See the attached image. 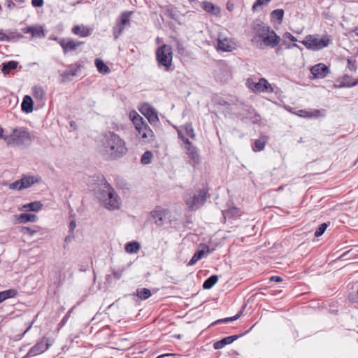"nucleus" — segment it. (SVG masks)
Listing matches in <instances>:
<instances>
[{"label": "nucleus", "instance_id": "19", "mask_svg": "<svg viewBox=\"0 0 358 358\" xmlns=\"http://www.w3.org/2000/svg\"><path fill=\"white\" fill-rule=\"evenodd\" d=\"M72 33L80 37H87L92 34V29L83 24L74 26Z\"/></svg>", "mask_w": 358, "mask_h": 358}, {"label": "nucleus", "instance_id": "62", "mask_svg": "<svg viewBox=\"0 0 358 358\" xmlns=\"http://www.w3.org/2000/svg\"><path fill=\"white\" fill-rule=\"evenodd\" d=\"M357 294H358V289H357Z\"/></svg>", "mask_w": 358, "mask_h": 358}, {"label": "nucleus", "instance_id": "16", "mask_svg": "<svg viewBox=\"0 0 358 358\" xmlns=\"http://www.w3.org/2000/svg\"><path fill=\"white\" fill-rule=\"evenodd\" d=\"M210 253V249L208 245L205 244H201L199 250L194 253L192 259L188 262V266H192L195 264L198 261L203 258L205 256Z\"/></svg>", "mask_w": 358, "mask_h": 358}, {"label": "nucleus", "instance_id": "9", "mask_svg": "<svg viewBox=\"0 0 358 358\" xmlns=\"http://www.w3.org/2000/svg\"><path fill=\"white\" fill-rule=\"evenodd\" d=\"M178 137L183 141V148L185 150L186 154L190 159V163L195 164L200 162V156L198 149L195 147L187 138L182 135V131H178Z\"/></svg>", "mask_w": 358, "mask_h": 358}, {"label": "nucleus", "instance_id": "17", "mask_svg": "<svg viewBox=\"0 0 358 358\" xmlns=\"http://www.w3.org/2000/svg\"><path fill=\"white\" fill-rule=\"evenodd\" d=\"M310 72L315 78H323L328 74L329 69L325 64L319 63L310 69Z\"/></svg>", "mask_w": 358, "mask_h": 358}, {"label": "nucleus", "instance_id": "60", "mask_svg": "<svg viewBox=\"0 0 358 358\" xmlns=\"http://www.w3.org/2000/svg\"><path fill=\"white\" fill-rule=\"evenodd\" d=\"M287 110H288L289 112H291V113H292L294 114V112H293V111L292 110V108H289V109H287Z\"/></svg>", "mask_w": 358, "mask_h": 358}, {"label": "nucleus", "instance_id": "24", "mask_svg": "<svg viewBox=\"0 0 358 358\" xmlns=\"http://www.w3.org/2000/svg\"><path fill=\"white\" fill-rule=\"evenodd\" d=\"M202 8L206 12L211 13L214 15H218L220 13V9L218 6H215L212 3L208 1H203Z\"/></svg>", "mask_w": 358, "mask_h": 358}, {"label": "nucleus", "instance_id": "20", "mask_svg": "<svg viewBox=\"0 0 358 358\" xmlns=\"http://www.w3.org/2000/svg\"><path fill=\"white\" fill-rule=\"evenodd\" d=\"M238 338V336H237V335L225 337V338H222V340L214 343L213 348L215 350L222 349L225 345L232 343Z\"/></svg>", "mask_w": 358, "mask_h": 358}, {"label": "nucleus", "instance_id": "44", "mask_svg": "<svg viewBox=\"0 0 358 358\" xmlns=\"http://www.w3.org/2000/svg\"><path fill=\"white\" fill-rule=\"evenodd\" d=\"M349 77L345 78L343 79V86L351 87L355 85H358V79L355 80L354 81H347Z\"/></svg>", "mask_w": 358, "mask_h": 358}, {"label": "nucleus", "instance_id": "29", "mask_svg": "<svg viewBox=\"0 0 358 358\" xmlns=\"http://www.w3.org/2000/svg\"><path fill=\"white\" fill-rule=\"evenodd\" d=\"M284 17V10L282 9H275L271 13V21L280 24Z\"/></svg>", "mask_w": 358, "mask_h": 358}, {"label": "nucleus", "instance_id": "11", "mask_svg": "<svg viewBox=\"0 0 358 358\" xmlns=\"http://www.w3.org/2000/svg\"><path fill=\"white\" fill-rule=\"evenodd\" d=\"M50 343L48 338H43L35 345H34L23 358H29L45 352L50 347Z\"/></svg>", "mask_w": 358, "mask_h": 358}, {"label": "nucleus", "instance_id": "27", "mask_svg": "<svg viewBox=\"0 0 358 358\" xmlns=\"http://www.w3.org/2000/svg\"><path fill=\"white\" fill-rule=\"evenodd\" d=\"M125 251L129 254H136L141 249V244L138 241L128 242L124 247Z\"/></svg>", "mask_w": 358, "mask_h": 358}, {"label": "nucleus", "instance_id": "13", "mask_svg": "<svg viewBox=\"0 0 358 358\" xmlns=\"http://www.w3.org/2000/svg\"><path fill=\"white\" fill-rule=\"evenodd\" d=\"M236 47V43L230 38L219 36L217 39L218 50L223 52H231Z\"/></svg>", "mask_w": 358, "mask_h": 358}, {"label": "nucleus", "instance_id": "39", "mask_svg": "<svg viewBox=\"0 0 358 358\" xmlns=\"http://www.w3.org/2000/svg\"><path fill=\"white\" fill-rule=\"evenodd\" d=\"M125 27L122 26L118 22H115V24L113 28V35L115 39L118 38V37L122 34Z\"/></svg>", "mask_w": 358, "mask_h": 358}, {"label": "nucleus", "instance_id": "7", "mask_svg": "<svg viewBox=\"0 0 358 358\" xmlns=\"http://www.w3.org/2000/svg\"><path fill=\"white\" fill-rule=\"evenodd\" d=\"M207 192L199 189L195 192H187L184 196V201L188 208L196 210L200 208L206 201Z\"/></svg>", "mask_w": 358, "mask_h": 358}, {"label": "nucleus", "instance_id": "34", "mask_svg": "<svg viewBox=\"0 0 358 358\" xmlns=\"http://www.w3.org/2000/svg\"><path fill=\"white\" fill-rule=\"evenodd\" d=\"M217 275H213L204 281L203 287L206 289H210L217 283Z\"/></svg>", "mask_w": 358, "mask_h": 358}, {"label": "nucleus", "instance_id": "59", "mask_svg": "<svg viewBox=\"0 0 358 358\" xmlns=\"http://www.w3.org/2000/svg\"><path fill=\"white\" fill-rule=\"evenodd\" d=\"M167 355H162L161 356L158 357V358H161V357H163L164 356H166Z\"/></svg>", "mask_w": 358, "mask_h": 358}, {"label": "nucleus", "instance_id": "1", "mask_svg": "<svg viewBox=\"0 0 358 358\" xmlns=\"http://www.w3.org/2000/svg\"><path fill=\"white\" fill-rule=\"evenodd\" d=\"M100 151L108 160H115L124 156L128 148L126 142L113 131L103 134L100 140Z\"/></svg>", "mask_w": 358, "mask_h": 358}, {"label": "nucleus", "instance_id": "41", "mask_svg": "<svg viewBox=\"0 0 358 358\" xmlns=\"http://www.w3.org/2000/svg\"><path fill=\"white\" fill-rule=\"evenodd\" d=\"M266 142V140L265 139V138H261L259 139L256 140L255 142L254 150L255 151L262 150L265 147Z\"/></svg>", "mask_w": 358, "mask_h": 358}, {"label": "nucleus", "instance_id": "2", "mask_svg": "<svg viewBox=\"0 0 358 358\" xmlns=\"http://www.w3.org/2000/svg\"><path fill=\"white\" fill-rule=\"evenodd\" d=\"M255 35L252 39V42L257 43L259 48L264 46L271 48L277 46L280 42V37L271 29V28L264 22L255 24L254 26Z\"/></svg>", "mask_w": 358, "mask_h": 358}, {"label": "nucleus", "instance_id": "56", "mask_svg": "<svg viewBox=\"0 0 358 358\" xmlns=\"http://www.w3.org/2000/svg\"><path fill=\"white\" fill-rule=\"evenodd\" d=\"M3 132V129L1 127H0V138H2L5 141V137L6 136V135H4Z\"/></svg>", "mask_w": 358, "mask_h": 358}, {"label": "nucleus", "instance_id": "26", "mask_svg": "<svg viewBox=\"0 0 358 358\" xmlns=\"http://www.w3.org/2000/svg\"><path fill=\"white\" fill-rule=\"evenodd\" d=\"M38 217L34 214L22 213L17 216L19 223L24 224L27 222H34L37 221Z\"/></svg>", "mask_w": 358, "mask_h": 358}, {"label": "nucleus", "instance_id": "3", "mask_svg": "<svg viewBox=\"0 0 358 358\" xmlns=\"http://www.w3.org/2000/svg\"><path fill=\"white\" fill-rule=\"evenodd\" d=\"M129 117L135 127V135L141 141L149 143L155 141L153 131L140 115L132 111L129 113Z\"/></svg>", "mask_w": 358, "mask_h": 358}, {"label": "nucleus", "instance_id": "6", "mask_svg": "<svg viewBox=\"0 0 358 358\" xmlns=\"http://www.w3.org/2000/svg\"><path fill=\"white\" fill-rule=\"evenodd\" d=\"M31 141V135L29 131L24 127H17L12 129L9 134H6L5 142L9 146H21Z\"/></svg>", "mask_w": 358, "mask_h": 358}, {"label": "nucleus", "instance_id": "61", "mask_svg": "<svg viewBox=\"0 0 358 358\" xmlns=\"http://www.w3.org/2000/svg\"><path fill=\"white\" fill-rule=\"evenodd\" d=\"M31 327V326H29V327L28 329H27V331H29V328Z\"/></svg>", "mask_w": 358, "mask_h": 358}, {"label": "nucleus", "instance_id": "46", "mask_svg": "<svg viewBox=\"0 0 358 358\" xmlns=\"http://www.w3.org/2000/svg\"><path fill=\"white\" fill-rule=\"evenodd\" d=\"M271 0H257L256 2L254 3L252 6V10H257L259 6H261L262 5L266 4L268 2H269Z\"/></svg>", "mask_w": 358, "mask_h": 358}, {"label": "nucleus", "instance_id": "31", "mask_svg": "<svg viewBox=\"0 0 358 358\" xmlns=\"http://www.w3.org/2000/svg\"><path fill=\"white\" fill-rule=\"evenodd\" d=\"M179 130L182 131V135L184 137L185 134L187 136L191 138L194 139L195 138L194 130L191 123H186L183 127L179 129ZM178 131V129L177 130V131Z\"/></svg>", "mask_w": 358, "mask_h": 358}, {"label": "nucleus", "instance_id": "33", "mask_svg": "<svg viewBox=\"0 0 358 358\" xmlns=\"http://www.w3.org/2000/svg\"><path fill=\"white\" fill-rule=\"evenodd\" d=\"M17 294V291L15 289H10L0 292V303L3 302L7 299L15 297Z\"/></svg>", "mask_w": 358, "mask_h": 358}, {"label": "nucleus", "instance_id": "57", "mask_svg": "<svg viewBox=\"0 0 358 358\" xmlns=\"http://www.w3.org/2000/svg\"><path fill=\"white\" fill-rule=\"evenodd\" d=\"M50 39H52V40H54V41H56L59 43V41L61 39V38H58L56 36H50Z\"/></svg>", "mask_w": 358, "mask_h": 358}, {"label": "nucleus", "instance_id": "38", "mask_svg": "<svg viewBox=\"0 0 358 358\" xmlns=\"http://www.w3.org/2000/svg\"><path fill=\"white\" fill-rule=\"evenodd\" d=\"M136 295L143 300L147 299L151 295L150 291L147 288L138 289L136 291Z\"/></svg>", "mask_w": 358, "mask_h": 358}, {"label": "nucleus", "instance_id": "18", "mask_svg": "<svg viewBox=\"0 0 358 358\" xmlns=\"http://www.w3.org/2000/svg\"><path fill=\"white\" fill-rule=\"evenodd\" d=\"M21 187L22 189L30 187L32 185L41 181V178L34 176H24L20 180Z\"/></svg>", "mask_w": 358, "mask_h": 358}, {"label": "nucleus", "instance_id": "45", "mask_svg": "<svg viewBox=\"0 0 358 358\" xmlns=\"http://www.w3.org/2000/svg\"><path fill=\"white\" fill-rule=\"evenodd\" d=\"M21 183L20 180H16L10 184L8 185V187L10 189H17V190H22V188L21 187Z\"/></svg>", "mask_w": 358, "mask_h": 358}, {"label": "nucleus", "instance_id": "50", "mask_svg": "<svg viewBox=\"0 0 358 358\" xmlns=\"http://www.w3.org/2000/svg\"><path fill=\"white\" fill-rule=\"evenodd\" d=\"M76 227V221H74V220L71 221V222L69 223L70 231L73 232L75 230Z\"/></svg>", "mask_w": 358, "mask_h": 358}, {"label": "nucleus", "instance_id": "4", "mask_svg": "<svg viewBox=\"0 0 358 358\" xmlns=\"http://www.w3.org/2000/svg\"><path fill=\"white\" fill-rule=\"evenodd\" d=\"M102 185V189L96 193L98 199L108 210L118 209L121 206V200L117 194L106 181H104Z\"/></svg>", "mask_w": 358, "mask_h": 358}, {"label": "nucleus", "instance_id": "40", "mask_svg": "<svg viewBox=\"0 0 358 358\" xmlns=\"http://www.w3.org/2000/svg\"><path fill=\"white\" fill-rule=\"evenodd\" d=\"M152 157L153 155L152 152L146 151L143 154L141 162L143 164H149L151 162Z\"/></svg>", "mask_w": 358, "mask_h": 358}, {"label": "nucleus", "instance_id": "48", "mask_svg": "<svg viewBox=\"0 0 358 358\" xmlns=\"http://www.w3.org/2000/svg\"><path fill=\"white\" fill-rule=\"evenodd\" d=\"M43 0H31V4L34 7H41L43 6Z\"/></svg>", "mask_w": 358, "mask_h": 358}, {"label": "nucleus", "instance_id": "23", "mask_svg": "<svg viewBox=\"0 0 358 358\" xmlns=\"http://www.w3.org/2000/svg\"><path fill=\"white\" fill-rule=\"evenodd\" d=\"M131 11H124L117 18L116 22L125 28L130 27V20L132 15Z\"/></svg>", "mask_w": 358, "mask_h": 358}, {"label": "nucleus", "instance_id": "47", "mask_svg": "<svg viewBox=\"0 0 358 358\" xmlns=\"http://www.w3.org/2000/svg\"><path fill=\"white\" fill-rule=\"evenodd\" d=\"M78 70V68L71 67L69 70H67L64 73V75L65 76H76L77 74Z\"/></svg>", "mask_w": 358, "mask_h": 358}, {"label": "nucleus", "instance_id": "21", "mask_svg": "<svg viewBox=\"0 0 358 358\" xmlns=\"http://www.w3.org/2000/svg\"><path fill=\"white\" fill-rule=\"evenodd\" d=\"M43 208V204L41 201H36L24 205L19 208L20 210L24 211H39Z\"/></svg>", "mask_w": 358, "mask_h": 358}, {"label": "nucleus", "instance_id": "10", "mask_svg": "<svg viewBox=\"0 0 358 358\" xmlns=\"http://www.w3.org/2000/svg\"><path fill=\"white\" fill-rule=\"evenodd\" d=\"M246 85L249 89L255 93H269L273 91L271 85L265 78H259L258 81L248 78Z\"/></svg>", "mask_w": 358, "mask_h": 358}, {"label": "nucleus", "instance_id": "58", "mask_svg": "<svg viewBox=\"0 0 358 358\" xmlns=\"http://www.w3.org/2000/svg\"><path fill=\"white\" fill-rule=\"evenodd\" d=\"M352 32H354L356 36H358V27H355L353 30H352Z\"/></svg>", "mask_w": 358, "mask_h": 358}, {"label": "nucleus", "instance_id": "5", "mask_svg": "<svg viewBox=\"0 0 358 358\" xmlns=\"http://www.w3.org/2000/svg\"><path fill=\"white\" fill-rule=\"evenodd\" d=\"M332 41L331 36L328 34H309L301 41V43L312 51H320L328 47Z\"/></svg>", "mask_w": 358, "mask_h": 358}, {"label": "nucleus", "instance_id": "30", "mask_svg": "<svg viewBox=\"0 0 358 358\" xmlns=\"http://www.w3.org/2000/svg\"><path fill=\"white\" fill-rule=\"evenodd\" d=\"M95 66L100 73L108 74L110 72L109 67L101 59L96 58L94 61Z\"/></svg>", "mask_w": 358, "mask_h": 358}, {"label": "nucleus", "instance_id": "49", "mask_svg": "<svg viewBox=\"0 0 358 358\" xmlns=\"http://www.w3.org/2000/svg\"><path fill=\"white\" fill-rule=\"evenodd\" d=\"M284 37L285 38H287L289 40H290L291 41H293V42H295L296 41V38L295 36H294L292 34L289 33V32H286L284 34Z\"/></svg>", "mask_w": 358, "mask_h": 358}, {"label": "nucleus", "instance_id": "12", "mask_svg": "<svg viewBox=\"0 0 358 358\" xmlns=\"http://www.w3.org/2000/svg\"><path fill=\"white\" fill-rule=\"evenodd\" d=\"M141 113L148 119L151 124H155L159 122L157 110L149 103H143L139 108Z\"/></svg>", "mask_w": 358, "mask_h": 358}, {"label": "nucleus", "instance_id": "28", "mask_svg": "<svg viewBox=\"0 0 358 358\" xmlns=\"http://www.w3.org/2000/svg\"><path fill=\"white\" fill-rule=\"evenodd\" d=\"M324 110L312 109L305 110L304 118H317L324 115Z\"/></svg>", "mask_w": 358, "mask_h": 358}, {"label": "nucleus", "instance_id": "25", "mask_svg": "<svg viewBox=\"0 0 358 358\" xmlns=\"http://www.w3.org/2000/svg\"><path fill=\"white\" fill-rule=\"evenodd\" d=\"M21 107L22 111L27 113H29L33 111V100L30 96H24Z\"/></svg>", "mask_w": 358, "mask_h": 358}, {"label": "nucleus", "instance_id": "51", "mask_svg": "<svg viewBox=\"0 0 358 358\" xmlns=\"http://www.w3.org/2000/svg\"><path fill=\"white\" fill-rule=\"evenodd\" d=\"M270 280L273 282H279L282 280V279L280 276L273 275L270 278Z\"/></svg>", "mask_w": 358, "mask_h": 358}, {"label": "nucleus", "instance_id": "36", "mask_svg": "<svg viewBox=\"0 0 358 358\" xmlns=\"http://www.w3.org/2000/svg\"><path fill=\"white\" fill-rule=\"evenodd\" d=\"M18 66V62L15 61H10L6 64H3L2 68V72L4 74L9 73L10 70L15 69Z\"/></svg>", "mask_w": 358, "mask_h": 358}, {"label": "nucleus", "instance_id": "15", "mask_svg": "<svg viewBox=\"0 0 358 358\" xmlns=\"http://www.w3.org/2000/svg\"><path fill=\"white\" fill-rule=\"evenodd\" d=\"M82 43V42H79L71 38H62L59 41V44L62 48L65 54L69 52L76 50Z\"/></svg>", "mask_w": 358, "mask_h": 358}, {"label": "nucleus", "instance_id": "53", "mask_svg": "<svg viewBox=\"0 0 358 358\" xmlns=\"http://www.w3.org/2000/svg\"><path fill=\"white\" fill-rule=\"evenodd\" d=\"M8 37L2 31H0V41H8Z\"/></svg>", "mask_w": 358, "mask_h": 358}, {"label": "nucleus", "instance_id": "14", "mask_svg": "<svg viewBox=\"0 0 358 358\" xmlns=\"http://www.w3.org/2000/svg\"><path fill=\"white\" fill-rule=\"evenodd\" d=\"M21 30L24 34H30L32 38H44L45 36L44 28L39 24L23 27Z\"/></svg>", "mask_w": 358, "mask_h": 358}, {"label": "nucleus", "instance_id": "22", "mask_svg": "<svg viewBox=\"0 0 358 358\" xmlns=\"http://www.w3.org/2000/svg\"><path fill=\"white\" fill-rule=\"evenodd\" d=\"M166 214V210L161 208H157L150 213L151 217L154 219L156 224H161Z\"/></svg>", "mask_w": 358, "mask_h": 358}, {"label": "nucleus", "instance_id": "54", "mask_svg": "<svg viewBox=\"0 0 358 358\" xmlns=\"http://www.w3.org/2000/svg\"><path fill=\"white\" fill-rule=\"evenodd\" d=\"M6 3L7 7L10 9H13L15 6V4L12 1V0H7Z\"/></svg>", "mask_w": 358, "mask_h": 358}, {"label": "nucleus", "instance_id": "43", "mask_svg": "<svg viewBox=\"0 0 358 358\" xmlns=\"http://www.w3.org/2000/svg\"><path fill=\"white\" fill-rule=\"evenodd\" d=\"M327 224L326 223H322V224H320L315 232V236L319 237L322 236L327 229Z\"/></svg>", "mask_w": 358, "mask_h": 358}, {"label": "nucleus", "instance_id": "42", "mask_svg": "<svg viewBox=\"0 0 358 358\" xmlns=\"http://www.w3.org/2000/svg\"><path fill=\"white\" fill-rule=\"evenodd\" d=\"M241 313H242L240 312L233 317H225L223 319L217 320L215 323L217 324V323H220V322H232V321L236 320L237 319H238L241 317Z\"/></svg>", "mask_w": 358, "mask_h": 358}, {"label": "nucleus", "instance_id": "37", "mask_svg": "<svg viewBox=\"0 0 358 358\" xmlns=\"http://www.w3.org/2000/svg\"><path fill=\"white\" fill-rule=\"evenodd\" d=\"M41 227L36 226L34 229H31L27 227H21V232L23 234H28L30 236H33L35 234L38 232L41 229Z\"/></svg>", "mask_w": 358, "mask_h": 358}, {"label": "nucleus", "instance_id": "55", "mask_svg": "<svg viewBox=\"0 0 358 358\" xmlns=\"http://www.w3.org/2000/svg\"><path fill=\"white\" fill-rule=\"evenodd\" d=\"M303 113H305V110H299L297 112L294 113V114H295L299 117H303Z\"/></svg>", "mask_w": 358, "mask_h": 358}, {"label": "nucleus", "instance_id": "8", "mask_svg": "<svg viewBox=\"0 0 358 358\" xmlns=\"http://www.w3.org/2000/svg\"><path fill=\"white\" fill-rule=\"evenodd\" d=\"M155 54L159 67H164L166 71H169L173 63L172 48L164 44L157 49Z\"/></svg>", "mask_w": 358, "mask_h": 358}, {"label": "nucleus", "instance_id": "52", "mask_svg": "<svg viewBox=\"0 0 358 358\" xmlns=\"http://www.w3.org/2000/svg\"><path fill=\"white\" fill-rule=\"evenodd\" d=\"M177 50H178V52L179 53L183 54L185 48H184L183 45L181 43H177Z\"/></svg>", "mask_w": 358, "mask_h": 358}, {"label": "nucleus", "instance_id": "32", "mask_svg": "<svg viewBox=\"0 0 358 358\" xmlns=\"http://www.w3.org/2000/svg\"><path fill=\"white\" fill-rule=\"evenodd\" d=\"M223 215L225 218L228 217L229 219H236L241 216V210L236 207H233L225 210Z\"/></svg>", "mask_w": 358, "mask_h": 358}, {"label": "nucleus", "instance_id": "35", "mask_svg": "<svg viewBox=\"0 0 358 358\" xmlns=\"http://www.w3.org/2000/svg\"><path fill=\"white\" fill-rule=\"evenodd\" d=\"M33 95L36 99L43 100L45 97V92L42 87L34 86L32 88Z\"/></svg>", "mask_w": 358, "mask_h": 358}]
</instances>
